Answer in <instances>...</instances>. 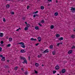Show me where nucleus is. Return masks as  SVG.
<instances>
[{"label":"nucleus","instance_id":"nucleus-1","mask_svg":"<svg viewBox=\"0 0 75 75\" xmlns=\"http://www.w3.org/2000/svg\"><path fill=\"white\" fill-rule=\"evenodd\" d=\"M21 59H23L24 60L23 62H22L23 64H25V63L26 64H27V59L25 57H21L20 58Z\"/></svg>","mask_w":75,"mask_h":75},{"label":"nucleus","instance_id":"nucleus-2","mask_svg":"<svg viewBox=\"0 0 75 75\" xmlns=\"http://www.w3.org/2000/svg\"><path fill=\"white\" fill-rule=\"evenodd\" d=\"M18 44L19 45V44L22 45H21V47H22L23 48H25V46L24 45V43L23 42H21L20 43H19Z\"/></svg>","mask_w":75,"mask_h":75},{"label":"nucleus","instance_id":"nucleus-3","mask_svg":"<svg viewBox=\"0 0 75 75\" xmlns=\"http://www.w3.org/2000/svg\"><path fill=\"white\" fill-rule=\"evenodd\" d=\"M55 70H59V66L57 65L55 66Z\"/></svg>","mask_w":75,"mask_h":75},{"label":"nucleus","instance_id":"nucleus-4","mask_svg":"<svg viewBox=\"0 0 75 75\" xmlns=\"http://www.w3.org/2000/svg\"><path fill=\"white\" fill-rule=\"evenodd\" d=\"M48 52H49V51H48V49H46L42 53L43 54H45V53H48Z\"/></svg>","mask_w":75,"mask_h":75},{"label":"nucleus","instance_id":"nucleus-5","mask_svg":"<svg viewBox=\"0 0 75 75\" xmlns=\"http://www.w3.org/2000/svg\"><path fill=\"white\" fill-rule=\"evenodd\" d=\"M66 72V70L65 69H63L62 70V74H64Z\"/></svg>","mask_w":75,"mask_h":75},{"label":"nucleus","instance_id":"nucleus-6","mask_svg":"<svg viewBox=\"0 0 75 75\" xmlns=\"http://www.w3.org/2000/svg\"><path fill=\"white\" fill-rule=\"evenodd\" d=\"M38 39L39 42H41V37H38Z\"/></svg>","mask_w":75,"mask_h":75},{"label":"nucleus","instance_id":"nucleus-7","mask_svg":"<svg viewBox=\"0 0 75 75\" xmlns=\"http://www.w3.org/2000/svg\"><path fill=\"white\" fill-rule=\"evenodd\" d=\"M26 52L25 50H24L23 49H22L21 50V52L22 53H24Z\"/></svg>","mask_w":75,"mask_h":75},{"label":"nucleus","instance_id":"nucleus-8","mask_svg":"<svg viewBox=\"0 0 75 75\" xmlns=\"http://www.w3.org/2000/svg\"><path fill=\"white\" fill-rule=\"evenodd\" d=\"M71 11H74L75 12V8H73V7H71Z\"/></svg>","mask_w":75,"mask_h":75},{"label":"nucleus","instance_id":"nucleus-9","mask_svg":"<svg viewBox=\"0 0 75 75\" xmlns=\"http://www.w3.org/2000/svg\"><path fill=\"white\" fill-rule=\"evenodd\" d=\"M30 40L31 41H35L37 40V39H34L33 38H32L30 39Z\"/></svg>","mask_w":75,"mask_h":75},{"label":"nucleus","instance_id":"nucleus-10","mask_svg":"<svg viewBox=\"0 0 75 75\" xmlns=\"http://www.w3.org/2000/svg\"><path fill=\"white\" fill-rule=\"evenodd\" d=\"M4 34L3 33H0V37H3L4 35H3Z\"/></svg>","mask_w":75,"mask_h":75},{"label":"nucleus","instance_id":"nucleus-11","mask_svg":"<svg viewBox=\"0 0 75 75\" xmlns=\"http://www.w3.org/2000/svg\"><path fill=\"white\" fill-rule=\"evenodd\" d=\"M5 60V57H2V58L1 59V60L3 61H4Z\"/></svg>","mask_w":75,"mask_h":75},{"label":"nucleus","instance_id":"nucleus-12","mask_svg":"<svg viewBox=\"0 0 75 75\" xmlns=\"http://www.w3.org/2000/svg\"><path fill=\"white\" fill-rule=\"evenodd\" d=\"M72 52V50H70L68 52V54H71Z\"/></svg>","mask_w":75,"mask_h":75},{"label":"nucleus","instance_id":"nucleus-13","mask_svg":"<svg viewBox=\"0 0 75 75\" xmlns=\"http://www.w3.org/2000/svg\"><path fill=\"white\" fill-rule=\"evenodd\" d=\"M35 30H39L40 28H39V27L38 26H35Z\"/></svg>","mask_w":75,"mask_h":75},{"label":"nucleus","instance_id":"nucleus-14","mask_svg":"<svg viewBox=\"0 0 75 75\" xmlns=\"http://www.w3.org/2000/svg\"><path fill=\"white\" fill-rule=\"evenodd\" d=\"M56 53V52L55 51H53V52H52V54L53 55H55V53Z\"/></svg>","mask_w":75,"mask_h":75},{"label":"nucleus","instance_id":"nucleus-15","mask_svg":"<svg viewBox=\"0 0 75 75\" xmlns=\"http://www.w3.org/2000/svg\"><path fill=\"white\" fill-rule=\"evenodd\" d=\"M56 37H57V38L59 37H60V35H59L58 34H57L56 35Z\"/></svg>","mask_w":75,"mask_h":75},{"label":"nucleus","instance_id":"nucleus-16","mask_svg":"<svg viewBox=\"0 0 75 75\" xmlns=\"http://www.w3.org/2000/svg\"><path fill=\"white\" fill-rule=\"evenodd\" d=\"M71 38H75V35H72L71 36Z\"/></svg>","mask_w":75,"mask_h":75},{"label":"nucleus","instance_id":"nucleus-17","mask_svg":"<svg viewBox=\"0 0 75 75\" xmlns=\"http://www.w3.org/2000/svg\"><path fill=\"white\" fill-rule=\"evenodd\" d=\"M58 12H55V13H54V16H58Z\"/></svg>","mask_w":75,"mask_h":75},{"label":"nucleus","instance_id":"nucleus-18","mask_svg":"<svg viewBox=\"0 0 75 75\" xmlns=\"http://www.w3.org/2000/svg\"><path fill=\"white\" fill-rule=\"evenodd\" d=\"M64 40V38L63 37H61L59 39V40L60 41H61V40Z\"/></svg>","mask_w":75,"mask_h":75},{"label":"nucleus","instance_id":"nucleus-19","mask_svg":"<svg viewBox=\"0 0 75 75\" xmlns=\"http://www.w3.org/2000/svg\"><path fill=\"white\" fill-rule=\"evenodd\" d=\"M10 5L7 4V5H6V8H9V7H10Z\"/></svg>","mask_w":75,"mask_h":75},{"label":"nucleus","instance_id":"nucleus-20","mask_svg":"<svg viewBox=\"0 0 75 75\" xmlns=\"http://www.w3.org/2000/svg\"><path fill=\"white\" fill-rule=\"evenodd\" d=\"M54 28V26L53 25H51L50 26V29H53Z\"/></svg>","mask_w":75,"mask_h":75},{"label":"nucleus","instance_id":"nucleus-21","mask_svg":"<svg viewBox=\"0 0 75 75\" xmlns=\"http://www.w3.org/2000/svg\"><path fill=\"white\" fill-rule=\"evenodd\" d=\"M42 54L38 55V58H40V57H42Z\"/></svg>","mask_w":75,"mask_h":75},{"label":"nucleus","instance_id":"nucleus-22","mask_svg":"<svg viewBox=\"0 0 75 75\" xmlns=\"http://www.w3.org/2000/svg\"><path fill=\"white\" fill-rule=\"evenodd\" d=\"M35 65L36 67H38V66L39 65V64H38V63H35Z\"/></svg>","mask_w":75,"mask_h":75},{"label":"nucleus","instance_id":"nucleus-23","mask_svg":"<svg viewBox=\"0 0 75 75\" xmlns=\"http://www.w3.org/2000/svg\"><path fill=\"white\" fill-rule=\"evenodd\" d=\"M16 1V2H18L19 3H21V2H22V1H23V0H18Z\"/></svg>","mask_w":75,"mask_h":75},{"label":"nucleus","instance_id":"nucleus-24","mask_svg":"<svg viewBox=\"0 0 75 75\" xmlns=\"http://www.w3.org/2000/svg\"><path fill=\"white\" fill-rule=\"evenodd\" d=\"M17 68H18V67L16 66L14 68V70H15V71H17Z\"/></svg>","mask_w":75,"mask_h":75},{"label":"nucleus","instance_id":"nucleus-25","mask_svg":"<svg viewBox=\"0 0 75 75\" xmlns=\"http://www.w3.org/2000/svg\"><path fill=\"white\" fill-rule=\"evenodd\" d=\"M40 9L41 10H44V7L43 6H41L40 7Z\"/></svg>","mask_w":75,"mask_h":75},{"label":"nucleus","instance_id":"nucleus-26","mask_svg":"<svg viewBox=\"0 0 75 75\" xmlns=\"http://www.w3.org/2000/svg\"><path fill=\"white\" fill-rule=\"evenodd\" d=\"M30 27V25L29 24H27L26 25V27H27L28 28H29Z\"/></svg>","mask_w":75,"mask_h":75},{"label":"nucleus","instance_id":"nucleus-27","mask_svg":"<svg viewBox=\"0 0 75 75\" xmlns=\"http://www.w3.org/2000/svg\"><path fill=\"white\" fill-rule=\"evenodd\" d=\"M12 38H10L9 39V41L10 42H11L12 41Z\"/></svg>","mask_w":75,"mask_h":75},{"label":"nucleus","instance_id":"nucleus-28","mask_svg":"<svg viewBox=\"0 0 75 75\" xmlns=\"http://www.w3.org/2000/svg\"><path fill=\"white\" fill-rule=\"evenodd\" d=\"M24 29L25 31H27V30H28V28L27 27H26L24 28Z\"/></svg>","mask_w":75,"mask_h":75},{"label":"nucleus","instance_id":"nucleus-29","mask_svg":"<svg viewBox=\"0 0 75 75\" xmlns=\"http://www.w3.org/2000/svg\"><path fill=\"white\" fill-rule=\"evenodd\" d=\"M56 72H57V71L55 70H54L53 71V74H54Z\"/></svg>","mask_w":75,"mask_h":75},{"label":"nucleus","instance_id":"nucleus-30","mask_svg":"<svg viewBox=\"0 0 75 75\" xmlns=\"http://www.w3.org/2000/svg\"><path fill=\"white\" fill-rule=\"evenodd\" d=\"M52 2V0H48L47 3H50V2Z\"/></svg>","mask_w":75,"mask_h":75},{"label":"nucleus","instance_id":"nucleus-31","mask_svg":"<svg viewBox=\"0 0 75 75\" xmlns=\"http://www.w3.org/2000/svg\"><path fill=\"white\" fill-rule=\"evenodd\" d=\"M10 46H11V44H9L8 45L7 47H10Z\"/></svg>","mask_w":75,"mask_h":75},{"label":"nucleus","instance_id":"nucleus-32","mask_svg":"<svg viewBox=\"0 0 75 75\" xmlns=\"http://www.w3.org/2000/svg\"><path fill=\"white\" fill-rule=\"evenodd\" d=\"M5 68H9V67H8V66L5 65Z\"/></svg>","mask_w":75,"mask_h":75},{"label":"nucleus","instance_id":"nucleus-33","mask_svg":"<svg viewBox=\"0 0 75 75\" xmlns=\"http://www.w3.org/2000/svg\"><path fill=\"white\" fill-rule=\"evenodd\" d=\"M3 21L4 22H6V19H5L4 18H3Z\"/></svg>","mask_w":75,"mask_h":75},{"label":"nucleus","instance_id":"nucleus-34","mask_svg":"<svg viewBox=\"0 0 75 75\" xmlns=\"http://www.w3.org/2000/svg\"><path fill=\"white\" fill-rule=\"evenodd\" d=\"M38 13V11H36L35 12H34V14H36V13Z\"/></svg>","mask_w":75,"mask_h":75},{"label":"nucleus","instance_id":"nucleus-35","mask_svg":"<svg viewBox=\"0 0 75 75\" xmlns=\"http://www.w3.org/2000/svg\"><path fill=\"white\" fill-rule=\"evenodd\" d=\"M45 22V21H44V20H42L41 22V23H44Z\"/></svg>","mask_w":75,"mask_h":75},{"label":"nucleus","instance_id":"nucleus-36","mask_svg":"<svg viewBox=\"0 0 75 75\" xmlns=\"http://www.w3.org/2000/svg\"><path fill=\"white\" fill-rule=\"evenodd\" d=\"M74 48H75V46L74 45H73L71 48V49H74Z\"/></svg>","mask_w":75,"mask_h":75},{"label":"nucleus","instance_id":"nucleus-37","mask_svg":"<svg viewBox=\"0 0 75 75\" xmlns=\"http://www.w3.org/2000/svg\"><path fill=\"white\" fill-rule=\"evenodd\" d=\"M35 74H38V71H36L35 70Z\"/></svg>","mask_w":75,"mask_h":75},{"label":"nucleus","instance_id":"nucleus-38","mask_svg":"<svg viewBox=\"0 0 75 75\" xmlns=\"http://www.w3.org/2000/svg\"><path fill=\"white\" fill-rule=\"evenodd\" d=\"M50 48H53V45H51L50 47Z\"/></svg>","mask_w":75,"mask_h":75},{"label":"nucleus","instance_id":"nucleus-39","mask_svg":"<svg viewBox=\"0 0 75 75\" xmlns=\"http://www.w3.org/2000/svg\"><path fill=\"white\" fill-rule=\"evenodd\" d=\"M3 43H4V42L3 41H1V44H3Z\"/></svg>","mask_w":75,"mask_h":75},{"label":"nucleus","instance_id":"nucleus-40","mask_svg":"<svg viewBox=\"0 0 75 75\" xmlns=\"http://www.w3.org/2000/svg\"><path fill=\"white\" fill-rule=\"evenodd\" d=\"M38 25H40L41 27H42V25H41V24H40V23H38Z\"/></svg>","mask_w":75,"mask_h":75},{"label":"nucleus","instance_id":"nucleus-41","mask_svg":"<svg viewBox=\"0 0 75 75\" xmlns=\"http://www.w3.org/2000/svg\"><path fill=\"white\" fill-rule=\"evenodd\" d=\"M0 52H1L2 51V48L0 47Z\"/></svg>","mask_w":75,"mask_h":75},{"label":"nucleus","instance_id":"nucleus-42","mask_svg":"<svg viewBox=\"0 0 75 75\" xmlns=\"http://www.w3.org/2000/svg\"><path fill=\"white\" fill-rule=\"evenodd\" d=\"M30 6H27V9H28L29 8H30Z\"/></svg>","mask_w":75,"mask_h":75},{"label":"nucleus","instance_id":"nucleus-43","mask_svg":"<svg viewBox=\"0 0 75 75\" xmlns=\"http://www.w3.org/2000/svg\"><path fill=\"white\" fill-rule=\"evenodd\" d=\"M11 13V14H14V12H12Z\"/></svg>","mask_w":75,"mask_h":75},{"label":"nucleus","instance_id":"nucleus-44","mask_svg":"<svg viewBox=\"0 0 75 75\" xmlns=\"http://www.w3.org/2000/svg\"><path fill=\"white\" fill-rule=\"evenodd\" d=\"M38 45H39V44L38 43L36 44L35 45H36V46H38Z\"/></svg>","mask_w":75,"mask_h":75},{"label":"nucleus","instance_id":"nucleus-45","mask_svg":"<svg viewBox=\"0 0 75 75\" xmlns=\"http://www.w3.org/2000/svg\"><path fill=\"white\" fill-rule=\"evenodd\" d=\"M67 62L66 61H64V64H65L66 63H67Z\"/></svg>","mask_w":75,"mask_h":75},{"label":"nucleus","instance_id":"nucleus-46","mask_svg":"<svg viewBox=\"0 0 75 75\" xmlns=\"http://www.w3.org/2000/svg\"><path fill=\"white\" fill-rule=\"evenodd\" d=\"M25 75H27V71L25 72Z\"/></svg>","mask_w":75,"mask_h":75},{"label":"nucleus","instance_id":"nucleus-47","mask_svg":"<svg viewBox=\"0 0 75 75\" xmlns=\"http://www.w3.org/2000/svg\"><path fill=\"white\" fill-rule=\"evenodd\" d=\"M0 57H1V58H3V55H0Z\"/></svg>","mask_w":75,"mask_h":75},{"label":"nucleus","instance_id":"nucleus-48","mask_svg":"<svg viewBox=\"0 0 75 75\" xmlns=\"http://www.w3.org/2000/svg\"><path fill=\"white\" fill-rule=\"evenodd\" d=\"M22 19L23 20H24L25 19V17H24L22 18Z\"/></svg>","mask_w":75,"mask_h":75},{"label":"nucleus","instance_id":"nucleus-49","mask_svg":"<svg viewBox=\"0 0 75 75\" xmlns=\"http://www.w3.org/2000/svg\"><path fill=\"white\" fill-rule=\"evenodd\" d=\"M59 45H60V44L59 43H57V46H58V47H59Z\"/></svg>","mask_w":75,"mask_h":75},{"label":"nucleus","instance_id":"nucleus-50","mask_svg":"<svg viewBox=\"0 0 75 75\" xmlns=\"http://www.w3.org/2000/svg\"><path fill=\"white\" fill-rule=\"evenodd\" d=\"M40 0H38L37 1V3H39V2H40Z\"/></svg>","mask_w":75,"mask_h":75},{"label":"nucleus","instance_id":"nucleus-51","mask_svg":"<svg viewBox=\"0 0 75 75\" xmlns=\"http://www.w3.org/2000/svg\"><path fill=\"white\" fill-rule=\"evenodd\" d=\"M35 16H36H36H37L38 17L39 15H37V14H35Z\"/></svg>","mask_w":75,"mask_h":75},{"label":"nucleus","instance_id":"nucleus-52","mask_svg":"<svg viewBox=\"0 0 75 75\" xmlns=\"http://www.w3.org/2000/svg\"><path fill=\"white\" fill-rule=\"evenodd\" d=\"M8 39V36H7L6 37V39Z\"/></svg>","mask_w":75,"mask_h":75},{"label":"nucleus","instance_id":"nucleus-53","mask_svg":"<svg viewBox=\"0 0 75 75\" xmlns=\"http://www.w3.org/2000/svg\"><path fill=\"white\" fill-rule=\"evenodd\" d=\"M36 17L35 15H34L33 16V17Z\"/></svg>","mask_w":75,"mask_h":75},{"label":"nucleus","instance_id":"nucleus-54","mask_svg":"<svg viewBox=\"0 0 75 75\" xmlns=\"http://www.w3.org/2000/svg\"><path fill=\"white\" fill-rule=\"evenodd\" d=\"M28 58L29 59V60H30V57H28Z\"/></svg>","mask_w":75,"mask_h":75},{"label":"nucleus","instance_id":"nucleus-55","mask_svg":"<svg viewBox=\"0 0 75 75\" xmlns=\"http://www.w3.org/2000/svg\"><path fill=\"white\" fill-rule=\"evenodd\" d=\"M25 24H28L27 23V22H25Z\"/></svg>","mask_w":75,"mask_h":75},{"label":"nucleus","instance_id":"nucleus-56","mask_svg":"<svg viewBox=\"0 0 75 75\" xmlns=\"http://www.w3.org/2000/svg\"><path fill=\"white\" fill-rule=\"evenodd\" d=\"M56 3H58V1H57V0H56Z\"/></svg>","mask_w":75,"mask_h":75},{"label":"nucleus","instance_id":"nucleus-57","mask_svg":"<svg viewBox=\"0 0 75 75\" xmlns=\"http://www.w3.org/2000/svg\"><path fill=\"white\" fill-rule=\"evenodd\" d=\"M19 31V29H17L16 30V31Z\"/></svg>","mask_w":75,"mask_h":75},{"label":"nucleus","instance_id":"nucleus-58","mask_svg":"<svg viewBox=\"0 0 75 75\" xmlns=\"http://www.w3.org/2000/svg\"><path fill=\"white\" fill-rule=\"evenodd\" d=\"M23 68H22L21 69L22 70V71H24V69H23Z\"/></svg>","mask_w":75,"mask_h":75},{"label":"nucleus","instance_id":"nucleus-59","mask_svg":"<svg viewBox=\"0 0 75 75\" xmlns=\"http://www.w3.org/2000/svg\"><path fill=\"white\" fill-rule=\"evenodd\" d=\"M9 61H10V60H7V62H9Z\"/></svg>","mask_w":75,"mask_h":75},{"label":"nucleus","instance_id":"nucleus-60","mask_svg":"<svg viewBox=\"0 0 75 75\" xmlns=\"http://www.w3.org/2000/svg\"><path fill=\"white\" fill-rule=\"evenodd\" d=\"M4 45H1V46H2V47H4Z\"/></svg>","mask_w":75,"mask_h":75},{"label":"nucleus","instance_id":"nucleus-61","mask_svg":"<svg viewBox=\"0 0 75 75\" xmlns=\"http://www.w3.org/2000/svg\"><path fill=\"white\" fill-rule=\"evenodd\" d=\"M48 6H50V4H48Z\"/></svg>","mask_w":75,"mask_h":75},{"label":"nucleus","instance_id":"nucleus-62","mask_svg":"<svg viewBox=\"0 0 75 75\" xmlns=\"http://www.w3.org/2000/svg\"><path fill=\"white\" fill-rule=\"evenodd\" d=\"M19 30H21V28H19L18 29Z\"/></svg>","mask_w":75,"mask_h":75},{"label":"nucleus","instance_id":"nucleus-63","mask_svg":"<svg viewBox=\"0 0 75 75\" xmlns=\"http://www.w3.org/2000/svg\"><path fill=\"white\" fill-rule=\"evenodd\" d=\"M42 67H44V64H42Z\"/></svg>","mask_w":75,"mask_h":75},{"label":"nucleus","instance_id":"nucleus-64","mask_svg":"<svg viewBox=\"0 0 75 75\" xmlns=\"http://www.w3.org/2000/svg\"><path fill=\"white\" fill-rule=\"evenodd\" d=\"M59 44H62V43H59Z\"/></svg>","mask_w":75,"mask_h":75}]
</instances>
